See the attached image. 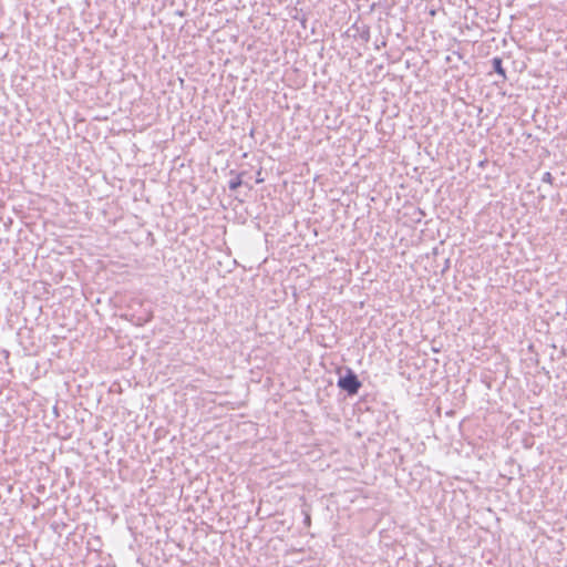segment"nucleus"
<instances>
[{
  "instance_id": "nucleus-1",
  "label": "nucleus",
  "mask_w": 567,
  "mask_h": 567,
  "mask_svg": "<svg viewBox=\"0 0 567 567\" xmlns=\"http://www.w3.org/2000/svg\"><path fill=\"white\" fill-rule=\"evenodd\" d=\"M338 386L347 392L348 395H355L362 386V383L351 369H347V373L339 378Z\"/></svg>"
},
{
  "instance_id": "nucleus-2",
  "label": "nucleus",
  "mask_w": 567,
  "mask_h": 567,
  "mask_svg": "<svg viewBox=\"0 0 567 567\" xmlns=\"http://www.w3.org/2000/svg\"><path fill=\"white\" fill-rule=\"evenodd\" d=\"M492 68L494 72H496L498 75H501L504 80L506 79V72L503 68V60L499 56H494L492 59Z\"/></svg>"
},
{
  "instance_id": "nucleus-3",
  "label": "nucleus",
  "mask_w": 567,
  "mask_h": 567,
  "mask_svg": "<svg viewBox=\"0 0 567 567\" xmlns=\"http://www.w3.org/2000/svg\"><path fill=\"white\" fill-rule=\"evenodd\" d=\"M241 175L243 174H238L235 178L229 181L228 187H229L230 190H235L239 186H241V184H243Z\"/></svg>"
},
{
  "instance_id": "nucleus-4",
  "label": "nucleus",
  "mask_w": 567,
  "mask_h": 567,
  "mask_svg": "<svg viewBox=\"0 0 567 567\" xmlns=\"http://www.w3.org/2000/svg\"><path fill=\"white\" fill-rule=\"evenodd\" d=\"M542 182L553 185L554 177L549 172L543 174Z\"/></svg>"
}]
</instances>
